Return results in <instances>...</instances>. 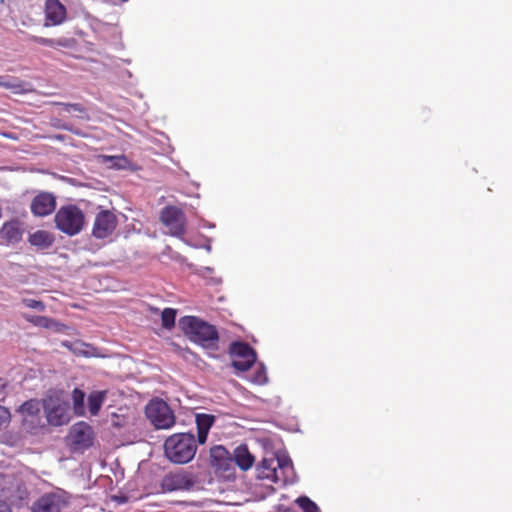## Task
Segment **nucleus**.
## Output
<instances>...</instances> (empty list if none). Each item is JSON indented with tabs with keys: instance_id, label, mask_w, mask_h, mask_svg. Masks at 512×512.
Wrapping results in <instances>:
<instances>
[{
	"instance_id": "1",
	"label": "nucleus",
	"mask_w": 512,
	"mask_h": 512,
	"mask_svg": "<svg viewBox=\"0 0 512 512\" xmlns=\"http://www.w3.org/2000/svg\"><path fill=\"white\" fill-rule=\"evenodd\" d=\"M179 326L191 341L204 348H217L218 332L213 325L195 316H184Z\"/></svg>"
},
{
	"instance_id": "2",
	"label": "nucleus",
	"mask_w": 512,
	"mask_h": 512,
	"mask_svg": "<svg viewBox=\"0 0 512 512\" xmlns=\"http://www.w3.org/2000/svg\"><path fill=\"white\" fill-rule=\"evenodd\" d=\"M196 451V440L191 433L173 434L164 443L165 456L175 464L189 463L194 458Z\"/></svg>"
},
{
	"instance_id": "3",
	"label": "nucleus",
	"mask_w": 512,
	"mask_h": 512,
	"mask_svg": "<svg viewBox=\"0 0 512 512\" xmlns=\"http://www.w3.org/2000/svg\"><path fill=\"white\" fill-rule=\"evenodd\" d=\"M257 478L270 480L275 483H287L293 475V465L285 455L264 457L256 467Z\"/></svg>"
},
{
	"instance_id": "4",
	"label": "nucleus",
	"mask_w": 512,
	"mask_h": 512,
	"mask_svg": "<svg viewBox=\"0 0 512 512\" xmlns=\"http://www.w3.org/2000/svg\"><path fill=\"white\" fill-rule=\"evenodd\" d=\"M0 512H11L8 502L14 506H22L28 497V491L22 481L11 474L0 475Z\"/></svg>"
},
{
	"instance_id": "5",
	"label": "nucleus",
	"mask_w": 512,
	"mask_h": 512,
	"mask_svg": "<svg viewBox=\"0 0 512 512\" xmlns=\"http://www.w3.org/2000/svg\"><path fill=\"white\" fill-rule=\"evenodd\" d=\"M43 407L47 421L53 426L67 424L70 419V406L63 392H50L43 399Z\"/></svg>"
},
{
	"instance_id": "6",
	"label": "nucleus",
	"mask_w": 512,
	"mask_h": 512,
	"mask_svg": "<svg viewBox=\"0 0 512 512\" xmlns=\"http://www.w3.org/2000/svg\"><path fill=\"white\" fill-rule=\"evenodd\" d=\"M54 221L61 232L74 236L82 231L85 224V215L79 207L70 204L59 208Z\"/></svg>"
},
{
	"instance_id": "7",
	"label": "nucleus",
	"mask_w": 512,
	"mask_h": 512,
	"mask_svg": "<svg viewBox=\"0 0 512 512\" xmlns=\"http://www.w3.org/2000/svg\"><path fill=\"white\" fill-rule=\"evenodd\" d=\"M146 416L157 429H169L175 424L174 413L163 400H151L146 406Z\"/></svg>"
},
{
	"instance_id": "8",
	"label": "nucleus",
	"mask_w": 512,
	"mask_h": 512,
	"mask_svg": "<svg viewBox=\"0 0 512 512\" xmlns=\"http://www.w3.org/2000/svg\"><path fill=\"white\" fill-rule=\"evenodd\" d=\"M196 483L195 476L186 470L180 469L167 473L161 480L163 492H174L181 490H190Z\"/></svg>"
},
{
	"instance_id": "9",
	"label": "nucleus",
	"mask_w": 512,
	"mask_h": 512,
	"mask_svg": "<svg viewBox=\"0 0 512 512\" xmlns=\"http://www.w3.org/2000/svg\"><path fill=\"white\" fill-rule=\"evenodd\" d=\"M68 505V496L58 490L42 495L32 505V512H61Z\"/></svg>"
},
{
	"instance_id": "10",
	"label": "nucleus",
	"mask_w": 512,
	"mask_h": 512,
	"mask_svg": "<svg viewBox=\"0 0 512 512\" xmlns=\"http://www.w3.org/2000/svg\"><path fill=\"white\" fill-rule=\"evenodd\" d=\"M160 219L170 235L181 237L185 233L186 217L181 209L167 206L162 210Z\"/></svg>"
},
{
	"instance_id": "11",
	"label": "nucleus",
	"mask_w": 512,
	"mask_h": 512,
	"mask_svg": "<svg viewBox=\"0 0 512 512\" xmlns=\"http://www.w3.org/2000/svg\"><path fill=\"white\" fill-rule=\"evenodd\" d=\"M232 365L239 371H247L256 360L254 350L246 343L234 342L230 346Z\"/></svg>"
},
{
	"instance_id": "12",
	"label": "nucleus",
	"mask_w": 512,
	"mask_h": 512,
	"mask_svg": "<svg viewBox=\"0 0 512 512\" xmlns=\"http://www.w3.org/2000/svg\"><path fill=\"white\" fill-rule=\"evenodd\" d=\"M71 447L74 451H83L93 444V430L86 422L75 423L68 435Z\"/></svg>"
},
{
	"instance_id": "13",
	"label": "nucleus",
	"mask_w": 512,
	"mask_h": 512,
	"mask_svg": "<svg viewBox=\"0 0 512 512\" xmlns=\"http://www.w3.org/2000/svg\"><path fill=\"white\" fill-rule=\"evenodd\" d=\"M116 226L115 214L109 210H102L95 217L92 234L98 239H104L113 233Z\"/></svg>"
},
{
	"instance_id": "14",
	"label": "nucleus",
	"mask_w": 512,
	"mask_h": 512,
	"mask_svg": "<svg viewBox=\"0 0 512 512\" xmlns=\"http://www.w3.org/2000/svg\"><path fill=\"white\" fill-rule=\"evenodd\" d=\"M66 19V8L59 0H46L44 26H56Z\"/></svg>"
},
{
	"instance_id": "15",
	"label": "nucleus",
	"mask_w": 512,
	"mask_h": 512,
	"mask_svg": "<svg viewBox=\"0 0 512 512\" xmlns=\"http://www.w3.org/2000/svg\"><path fill=\"white\" fill-rule=\"evenodd\" d=\"M55 207L56 199L48 192L38 194L31 202V211L35 216H47L55 210Z\"/></svg>"
},
{
	"instance_id": "16",
	"label": "nucleus",
	"mask_w": 512,
	"mask_h": 512,
	"mask_svg": "<svg viewBox=\"0 0 512 512\" xmlns=\"http://www.w3.org/2000/svg\"><path fill=\"white\" fill-rule=\"evenodd\" d=\"M39 403L36 400H29L24 402L19 412L23 415L22 426L27 432H34L35 427H30L29 422H37V425L41 422L39 416Z\"/></svg>"
},
{
	"instance_id": "17",
	"label": "nucleus",
	"mask_w": 512,
	"mask_h": 512,
	"mask_svg": "<svg viewBox=\"0 0 512 512\" xmlns=\"http://www.w3.org/2000/svg\"><path fill=\"white\" fill-rule=\"evenodd\" d=\"M242 470H248L254 463V456L249 452L246 445L237 446L231 458Z\"/></svg>"
},
{
	"instance_id": "18",
	"label": "nucleus",
	"mask_w": 512,
	"mask_h": 512,
	"mask_svg": "<svg viewBox=\"0 0 512 512\" xmlns=\"http://www.w3.org/2000/svg\"><path fill=\"white\" fill-rule=\"evenodd\" d=\"M215 417L210 414L200 413L196 415L198 442L204 444L207 440L209 429L213 425Z\"/></svg>"
},
{
	"instance_id": "19",
	"label": "nucleus",
	"mask_w": 512,
	"mask_h": 512,
	"mask_svg": "<svg viewBox=\"0 0 512 512\" xmlns=\"http://www.w3.org/2000/svg\"><path fill=\"white\" fill-rule=\"evenodd\" d=\"M228 451L223 446H215L210 451L212 465L217 469H228V461L232 459L228 456Z\"/></svg>"
},
{
	"instance_id": "20",
	"label": "nucleus",
	"mask_w": 512,
	"mask_h": 512,
	"mask_svg": "<svg viewBox=\"0 0 512 512\" xmlns=\"http://www.w3.org/2000/svg\"><path fill=\"white\" fill-rule=\"evenodd\" d=\"M0 87L9 89L16 94L26 93L30 90L27 83L10 76H0Z\"/></svg>"
},
{
	"instance_id": "21",
	"label": "nucleus",
	"mask_w": 512,
	"mask_h": 512,
	"mask_svg": "<svg viewBox=\"0 0 512 512\" xmlns=\"http://www.w3.org/2000/svg\"><path fill=\"white\" fill-rule=\"evenodd\" d=\"M0 236L8 242H18L21 239V230L18 223H5L0 229Z\"/></svg>"
},
{
	"instance_id": "22",
	"label": "nucleus",
	"mask_w": 512,
	"mask_h": 512,
	"mask_svg": "<svg viewBox=\"0 0 512 512\" xmlns=\"http://www.w3.org/2000/svg\"><path fill=\"white\" fill-rule=\"evenodd\" d=\"M106 391H94L88 397V409L92 416H96L106 399Z\"/></svg>"
},
{
	"instance_id": "23",
	"label": "nucleus",
	"mask_w": 512,
	"mask_h": 512,
	"mask_svg": "<svg viewBox=\"0 0 512 512\" xmlns=\"http://www.w3.org/2000/svg\"><path fill=\"white\" fill-rule=\"evenodd\" d=\"M73 410L77 416H84L86 413L85 407V393L75 388L72 391Z\"/></svg>"
},
{
	"instance_id": "24",
	"label": "nucleus",
	"mask_w": 512,
	"mask_h": 512,
	"mask_svg": "<svg viewBox=\"0 0 512 512\" xmlns=\"http://www.w3.org/2000/svg\"><path fill=\"white\" fill-rule=\"evenodd\" d=\"M24 317L28 322L38 327L57 330V327L59 325L55 320L48 318L46 316L24 315Z\"/></svg>"
},
{
	"instance_id": "25",
	"label": "nucleus",
	"mask_w": 512,
	"mask_h": 512,
	"mask_svg": "<svg viewBox=\"0 0 512 512\" xmlns=\"http://www.w3.org/2000/svg\"><path fill=\"white\" fill-rule=\"evenodd\" d=\"M67 113H75L80 119H89L86 108L80 103H57Z\"/></svg>"
},
{
	"instance_id": "26",
	"label": "nucleus",
	"mask_w": 512,
	"mask_h": 512,
	"mask_svg": "<svg viewBox=\"0 0 512 512\" xmlns=\"http://www.w3.org/2000/svg\"><path fill=\"white\" fill-rule=\"evenodd\" d=\"M104 162L111 168L127 169L130 165L129 160L124 155L104 156Z\"/></svg>"
},
{
	"instance_id": "27",
	"label": "nucleus",
	"mask_w": 512,
	"mask_h": 512,
	"mask_svg": "<svg viewBox=\"0 0 512 512\" xmlns=\"http://www.w3.org/2000/svg\"><path fill=\"white\" fill-rule=\"evenodd\" d=\"M30 243L35 246L48 247L52 243V238L45 231H36L30 235Z\"/></svg>"
},
{
	"instance_id": "28",
	"label": "nucleus",
	"mask_w": 512,
	"mask_h": 512,
	"mask_svg": "<svg viewBox=\"0 0 512 512\" xmlns=\"http://www.w3.org/2000/svg\"><path fill=\"white\" fill-rule=\"evenodd\" d=\"M176 314H177V311H176V309H173V308H165L161 312L162 326L165 329L170 330L174 327Z\"/></svg>"
},
{
	"instance_id": "29",
	"label": "nucleus",
	"mask_w": 512,
	"mask_h": 512,
	"mask_svg": "<svg viewBox=\"0 0 512 512\" xmlns=\"http://www.w3.org/2000/svg\"><path fill=\"white\" fill-rule=\"evenodd\" d=\"M1 442L16 447L22 444V435L18 432L7 431L1 435Z\"/></svg>"
},
{
	"instance_id": "30",
	"label": "nucleus",
	"mask_w": 512,
	"mask_h": 512,
	"mask_svg": "<svg viewBox=\"0 0 512 512\" xmlns=\"http://www.w3.org/2000/svg\"><path fill=\"white\" fill-rule=\"evenodd\" d=\"M67 347H69V349L76 355H82V356H86V357L93 355V353L91 352L92 347L83 342L77 341V342L71 343L70 345H67Z\"/></svg>"
},
{
	"instance_id": "31",
	"label": "nucleus",
	"mask_w": 512,
	"mask_h": 512,
	"mask_svg": "<svg viewBox=\"0 0 512 512\" xmlns=\"http://www.w3.org/2000/svg\"><path fill=\"white\" fill-rule=\"evenodd\" d=\"M131 417L126 414L113 413L111 415V424L114 427H125L130 423Z\"/></svg>"
},
{
	"instance_id": "32",
	"label": "nucleus",
	"mask_w": 512,
	"mask_h": 512,
	"mask_svg": "<svg viewBox=\"0 0 512 512\" xmlns=\"http://www.w3.org/2000/svg\"><path fill=\"white\" fill-rule=\"evenodd\" d=\"M297 503L303 509L304 512H319L318 506L308 497H299L297 499Z\"/></svg>"
},
{
	"instance_id": "33",
	"label": "nucleus",
	"mask_w": 512,
	"mask_h": 512,
	"mask_svg": "<svg viewBox=\"0 0 512 512\" xmlns=\"http://www.w3.org/2000/svg\"><path fill=\"white\" fill-rule=\"evenodd\" d=\"M22 304L27 308L35 309L40 312L45 310V304L35 299H23Z\"/></svg>"
},
{
	"instance_id": "34",
	"label": "nucleus",
	"mask_w": 512,
	"mask_h": 512,
	"mask_svg": "<svg viewBox=\"0 0 512 512\" xmlns=\"http://www.w3.org/2000/svg\"><path fill=\"white\" fill-rule=\"evenodd\" d=\"M253 381L257 384H265L267 382V375L264 368H261L255 373Z\"/></svg>"
},
{
	"instance_id": "35",
	"label": "nucleus",
	"mask_w": 512,
	"mask_h": 512,
	"mask_svg": "<svg viewBox=\"0 0 512 512\" xmlns=\"http://www.w3.org/2000/svg\"><path fill=\"white\" fill-rule=\"evenodd\" d=\"M33 40L38 44L49 46V47H55V44H56V40L49 39V38L34 37Z\"/></svg>"
},
{
	"instance_id": "36",
	"label": "nucleus",
	"mask_w": 512,
	"mask_h": 512,
	"mask_svg": "<svg viewBox=\"0 0 512 512\" xmlns=\"http://www.w3.org/2000/svg\"><path fill=\"white\" fill-rule=\"evenodd\" d=\"M55 46H61V47H70L71 46V40L67 38H61L56 40Z\"/></svg>"
},
{
	"instance_id": "37",
	"label": "nucleus",
	"mask_w": 512,
	"mask_h": 512,
	"mask_svg": "<svg viewBox=\"0 0 512 512\" xmlns=\"http://www.w3.org/2000/svg\"><path fill=\"white\" fill-rule=\"evenodd\" d=\"M7 387V381L4 378H0V396L4 394V390Z\"/></svg>"
},
{
	"instance_id": "38",
	"label": "nucleus",
	"mask_w": 512,
	"mask_h": 512,
	"mask_svg": "<svg viewBox=\"0 0 512 512\" xmlns=\"http://www.w3.org/2000/svg\"><path fill=\"white\" fill-rule=\"evenodd\" d=\"M40 424L41 422L37 425V422H29V426L30 427H35L34 429V432H30L31 434H36L37 433V429L40 427Z\"/></svg>"
}]
</instances>
